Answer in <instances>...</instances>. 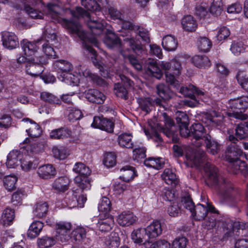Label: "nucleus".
<instances>
[{
    "instance_id": "2",
    "label": "nucleus",
    "mask_w": 248,
    "mask_h": 248,
    "mask_svg": "<svg viewBox=\"0 0 248 248\" xmlns=\"http://www.w3.org/2000/svg\"><path fill=\"white\" fill-rule=\"evenodd\" d=\"M206 182L210 185L218 186L219 193L226 199L235 203L239 200V192L233 188L228 180L219 177L218 169L209 162L203 166Z\"/></svg>"
},
{
    "instance_id": "40",
    "label": "nucleus",
    "mask_w": 248,
    "mask_h": 248,
    "mask_svg": "<svg viewBox=\"0 0 248 248\" xmlns=\"http://www.w3.org/2000/svg\"><path fill=\"white\" fill-rule=\"evenodd\" d=\"M31 63L27 68V73L32 76L38 77L43 72L44 68L41 64L42 63H36L31 62Z\"/></svg>"
},
{
    "instance_id": "20",
    "label": "nucleus",
    "mask_w": 248,
    "mask_h": 248,
    "mask_svg": "<svg viewBox=\"0 0 248 248\" xmlns=\"http://www.w3.org/2000/svg\"><path fill=\"white\" fill-rule=\"evenodd\" d=\"M37 173L40 178L48 179L56 175V170L52 165L47 164L39 167Z\"/></svg>"
},
{
    "instance_id": "19",
    "label": "nucleus",
    "mask_w": 248,
    "mask_h": 248,
    "mask_svg": "<svg viewBox=\"0 0 248 248\" xmlns=\"http://www.w3.org/2000/svg\"><path fill=\"white\" fill-rule=\"evenodd\" d=\"M70 180L66 176H61L56 178L52 185V188L58 192H64L69 188Z\"/></svg>"
},
{
    "instance_id": "45",
    "label": "nucleus",
    "mask_w": 248,
    "mask_h": 248,
    "mask_svg": "<svg viewBox=\"0 0 248 248\" xmlns=\"http://www.w3.org/2000/svg\"><path fill=\"white\" fill-rule=\"evenodd\" d=\"M104 42L108 47L110 48L116 45L119 44L120 43V40L115 33L110 31L108 32L105 35Z\"/></svg>"
},
{
    "instance_id": "53",
    "label": "nucleus",
    "mask_w": 248,
    "mask_h": 248,
    "mask_svg": "<svg viewBox=\"0 0 248 248\" xmlns=\"http://www.w3.org/2000/svg\"><path fill=\"white\" fill-rule=\"evenodd\" d=\"M222 0H214L210 7V12L216 16H219L222 11Z\"/></svg>"
},
{
    "instance_id": "17",
    "label": "nucleus",
    "mask_w": 248,
    "mask_h": 248,
    "mask_svg": "<svg viewBox=\"0 0 248 248\" xmlns=\"http://www.w3.org/2000/svg\"><path fill=\"white\" fill-rule=\"evenodd\" d=\"M191 136L196 140H208L210 135L206 133L205 129L201 124H194L191 127Z\"/></svg>"
},
{
    "instance_id": "23",
    "label": "nucleus",
    "mask_w": 248,
    "mask_h": 248,
    "mask_svg": "<svg viewBox=\"0 0 248 248\" xmlns=\"http://www.w3.org/2000/svg\"><path fill=\"white\" fill-rule=\"evenodd\" d=\"M22 155L18 150H13L7 155L6 166L9 168H15L18 165V163L21 160Z\"/></svg>"
},
{
    "instance_id": "55",
    "label": "nucleus",
    "mask_w": 248,
    "mask_h": 248,
    "mask_svg": "<svg viewBox=\"0 0 248 248\" xmlns=\"http://www.w3.org/2000/svg\"><path fill=\"white\" fill-rule=\"evenodd\" d=\"M236 78L242 88L248 92V76L244 72L240 71L238 73Z\"/></svg>"
},
{
    "instance_id": "31",
    "label": "nucleus",
    "mask_w": 248,
    "mask_h": 248,
    "mask_svg": "<svg viewBox=\"0 0 248 248\" xmlns=\"http://www.w3.org/2000/svg\"><path fill=\"white\" fill-rule=\"evenodd\" d=\"M15 211L11 208H7L3 212L0 219V223L4 226L11 225L15 218Z\"/></svg>"
},
{
    "instance_id": "60",
    "label": "nucleus",
    "mask_w": 248,
    "mask_h": 248,
    "mask_svg": "<svg viewBox=\"0 0 248 248\" xmlns=\"http://www.w3.org/2000/svg\"><path fill=\"white\" fill-rule=\"evenodd\" d=\"M86 234V230L82 227H77L71 233V237L75 240H80L85 237Z\"/></svg>"
},
{
    "instance_id": "13",
    "label": "nucleus",
    "mask_w": 248,
    "mask_h": 248,
    "mask_svg": "<svg viewBox=\"0 0 248 248\" xmlns=\"http://www.w3.org/2000/svg\"><path fill=\"white\" fill-rule=\"evenodd\" d=\"M71 224L69 222H62L57 224V239L62 242L67 241L70 238V231Z\"/></svg>"
},
{
    "instance_id": "4",
    "label": "nucleus",
    "mask_w": 248,
    "mask_h": 248,
    "mask_svg": "<svg viewBox=\"0 0 248 248\" xmlns=\"http://www.w3.org/2000/svg\"><path fill=\"white\" fill-rule=\"evenodd\" d=\"M159 122L151 126L152 135L151 138L156 142H161L162 139L157 130L163 132L167 137H172L175 132V127L173 120L166 113H162L159 116Z\"/></svg>"
},
{
    "instance_id": "32",
    "label": "nucleus",
    "mask_w": 248,
    "mask_h": 248,
    "mask_svg": "<svg viewBox=\"0 0 248 248\" xmlns=\"http://www.w3.org/2000/svg\"><path fill=\"white\" fill-rule=\"evenodd\" d=\"M71 134V131L68 128L61 127L52 130L49 133V137L52 139H63L69 137Z\"/></svg>"
},
{
    "instance_id": "46",
    "label": "nucleus",
    "mask_w": 248,
    "mask_h": 248,
    "mask_svg": "<svg viewBox=\"0 0 248 248\" xmlns=\"http://www.w3.org/2000/svg\"><path fill=\"white\" fill-rule=\"evenodd\" d=\"M17 178L14 175H10L5 176L3 179V185L4 187L9 191H12L15 189Z\"/></svg>"
},
{
    "instance_id": "29",
    "label": "nucleus",
    "mask_w": 248,
    "mask_h": 248,
    "mask_svg": "<svg viewBox=\"0 0 248 248\" xmlns=\"http://www.w3.org/2000/svg\"><path fill=\"white\" fill-rule=\"evenodd\" d=\"M181 23L184 30L189 32L194 31L198 26L196 20L190 15L185 16Z\"/></svg>"
},
{
    "instance_id": "48",
    "label": "nucleus",
    "mask_w": 248,
    "mask_h": 248,
    "mask_svg": "<svg viewBox=\"0 0 248 248\" xmlns=\"http://www.w3.org/2000/svg\"><path fill=\"white\" fill-rule=\"evenodd\" d=\"M124 45L126 46H129L133 51L139 55L142 51V46L136 43L133 38L126 37L124 40Z\"/></svg>"
},
{
    "instance_id": "52",
    "label": "nucleus",
    "mask_w": 248,
    "mask_h": 248,
    "mask_svg": "<svg viewBox=\"0 0 248 248\" xmlns=\"http://www.w3.org/2000/svg\"><path fill=\"white\" fill-rule=\"evenodd\" d=\"M26 131L29 136L32 138L38 137L42 133L40 126L35 122L31 124L30 128Z\"/></svg>"
},
{
    "instance_id": "10",
    "label": "nucleus",
    "mask_w": 248,
    "mask_h": 248,
    "mask_svg": "<svg viewBox=\"0 0 248 248\" xmlns=\"http://www.w3.org/2000/svg\"><path fill=\"white\" fill-rule=\"evenodd\" d=\"M205 154L201 149H197L194 153L186 154V163L187 166L200 167L202 166V161L205 159Z\"/></svg>"
},
{
    "instance_id": "3",
    "label": "nucleus",
    "mask_w": 248,
    "mask_h": 248,
    "mask_svg": "<svg viewBox=\"0 0 248 248\" xmlns=\"http://www.w3.org/2000/svg\"><path fill=\"white\" fill-rule=\"evenodd\" d=\"M53 67L58 73V78L62 81L68 84L77 85L79 83L80 78L84 77L87 78L95 79L96 76L91 73L89 70L84 72H78L77 75H75L70 71L73 66L71 63L65 60H59L53 63Z\"/></svg>"
},
{
    "instance_id": "49",
    "label": "nucleus",
    "mask_w": 248,
    "mask_h": 248,
    "mask_svg": "<svg viewBox=\"0 0 248 248\" xmlns=\"http://www.w3.org/2000/svg\"><path fill=\"white\" fill-rule=\"evenodd\" d=\"M197 45L199 49L202 52H208L212 46L211 41L207 37H200L197 42Z\"/></svg>"
},
{
    "instance_id": "43",
    "label": "nucleus",
    "mask_w": 248,
    "mask_h": 248,
    "mask_svg": "<svg viewBox=\"0 0 248 248\" xmlns=\"http://www.w3.org/2000/svg\"><path fill=\"white\" fill-rule=\"evenodd\" d=\"M211 213L208 214L207 217L202 222V226L208 230H211L214 228L217 224V217L218 216Z\"/></svg>"
},
{
    "instance_id": "42",
    "label": "nucleus",
    "mask_w": 248,
    "mask_h": 248,
    "mask_svg": "<svg viewBox=\"0 0 248 248\" xmlns=\"http://www.w3.org/2000/svg\"><path fill=\"white\" fill-rule=\"evenodd\" d=\"M164 160L162 158L149 157L144 161L145 166L155 169H160L164 164Z\"/></svg>"
},
{
    "instance_id": "33",
    "label": "nucleus",
    "mask_w": 248,
    "mask_h": 248,
    "mask_svg": "<svg viewBox=\"0 0 248 248\" xmlns=\"http://www.w3.org/2000/svg\"><path fill=\"white\" fill-rule=\"evenodd\" d=\"M162 180L168 185H176L178 182V178L175 173L170 169H166L161 174Z\"/></svg>"
},
{
    "instance_id": "47",
    "label": "nucleus",
    "mask_w": 248,
    "mask_h": 248,
    "mask_svg": "<svg viewBox=\"0 0 248 248\" xmlns=\"http://www.w3.org/2000/svg\"><path fill=\"white\" fill-rule=\"evenodd\" d=\"M236 136L240 139H244L248 137V122L239 124L235 129Z\"/></svg>"
},
{
    "instance_id": "14",
    "label": "nucleus",
    "mask_w": 248,
    "mask_h": 248,
    "mask_svg": "<svg viewBox=\"0 0 248 248\" xmlns=\"http://www.w3.org/2000/svg\"><path fill=\"white\" fill-rule=\"evenodd\" d=\"M208 212L217 213L215 207L212 205L208 204L207 208L201 204H198L192 213V216L195 219L198 220H203L207 215Z\"/></svg>"
},
{
    "instance_id": "37",
    "label": "nucleus",
    "mask_w": 248,
    "mask_h": 248,
    "mask_svg": "<svg viewBox=\"0 0 248 248\" xmlns=\"http://www.w3.org/2000/svg\"><path fill=\"white\" fill-rule=\"evenodd\" d=\"M120 244V238L118 233L112 232L107 237L105 244L108 248H117Z\"/></svg>"
},
{
    "instance_id": "61",
    "label": "nucleus",
    "mask_w": 248,
    "mask_h": 248,
    "mask_svg": "<svg viewBox=\"0 0 248 248\" xmlns=\"http://www.w3.org/2000/svg\"><path fill=\"white\" fill-rule=\"evenodd\" d=\"M25 11L32 18L42 19L43 18L44 14L42 12L30 6H26L25 7Z\"/></svg>"
},
{
    "instance_id": "16",
    "label": "nucleus",
    "mask_w": 248,
    "mask_h": 248,
    "mask_svg": "<svg viewBox=\"0 0 248 248\" xmlns=\"http://www.w3.org/2000/svg\"><path fill=\"white\" fill-rule=\"evenodd\" d=\"M146 72L150 76L160 79L163 76V73L158 66L155 60L149 59L145 63Z\"/></svg>"
},
{
    "instance_id": "26",
    "label": "nucleus",
    "mask_w": 248,
    "mask_h": 248,
    "mask_svg": "<svg viewBox=\"0 0 248 248\" xmlns=\"http://www.w3.org/2000/svg\"><path fill=\"white\" fill-rule=\"evenodd\" d=\"M133 136L130 133H123L120 134L117 139L118 144L122 148L132 149L134 143L132 141Z\"/></svg>"
},
{
    "instance_id": "27",
    "label": "nucleus",
    "mask_w": 248,
    "mask_h": 248,
    "mask_svg": "<svg viewBox=\"0 0 248 248\" xmlns=\"http://www.w3.org/2000/svg\"><path fill=\"white\" fill-rule=\"evenodd\" d=\"M89 175H78L74 179V182L80 189V193H82L83 190H88L91 187V180L88 177Z\"/></svg>"
},
{
    "instance_id": "22",
    "label": "nucleus",
    "mask_w": 248,
    "mask_h": 248,
    "mask_svg": "<svg viewBox=\"0 0 248 248\" xmlns=\"http://www.w3.org/2000/svg\"><path fill=\"white\" fill-rule=\"evenodd\" d=\"M159 65L163 70L165 71V73L168 71H175L176 75H179L181 73L182 68L181 63L176 59L172 60L170 62L162 61Z\"/></svg>"
},
{
    "instance_id": "21",
    "label": "nucleus",
    "mask_w": 248,
    "mask_h": 248,
    "mask_svg": "<svg viewBox=\"0 0 248 248\" xmlns=\"http://www.w3.org/2000/svg\"><path fill=\"white\" fill-rule=\"evenodd\" d=\"M146 235L149 238H154L159 236L162 232L160 221L154 220L146 228Z\"/></svg>"
},
{
    "instance_id": "25",
    "label": "nucleus",
    "mask_w": 248,
    "mask_h": 248,
    "mask_svg": "<svg viewBox=\"0 0 248 248\" xmlns=\"http://www.w3.org/2000/svg\"><path fill=\"white\" fill-rule=\"evenodd\" d=\"M86 98L91 102L102 104L105 100V95L95 89H90L86 93Z\"/></svg>"
},
{
    "instance_id": "7",
    "label": "nucleus",
    "mask_w": 248,
    "mask_h": 248,
    "mask_svg": "<svg viewBox=\"0 0 248 248\" xmlns=\"http://www.w3.org/2000/svg\"><path fill=\"white\" fill-rule=\"evenodd\" d=\"M71 13L75 17H87L88 18V26L92 33L95 35H100L107 27V24L104 20L92 19L90 14L81 7H77L75 10L71 11Z\"/></svg>"
},
{
    "instance_id": "41",
    "label": "nucleus",
    "mask_w": 248,
    "mask_h": 248,
    "mask_svg": "<svg viewBox=\"0 0 248 248\" xmlns=\"http://www.w3.org/2000/svg\"><path fill=\"white\" fill-rule=\"evenodd\" d=\"M230 167L232 168L234 173H237L239 171H243L246 169V164L244 161H242L236 158H231L230 160Z\"/></svg>"
},
{
    "instance_id": "34",
    "label": "nucleus",
    "mask_w": 248,
    "mask_h": 248,
    "mask_svg": "<svg viewBox=\"0 0 248 248\" xmlns=\"http://www.w3.org/2000/svg\"><path fill=\"white\" fill-rule=\"evenodd\" d=\"M130 49H123L121 53L125 60L127 59L130 63L137 70H141L142 66L139 60L133 55L130 54Z\"/></svg>"
},
{
    "instance_id": "39",
    "label": "nucleus",
    "mask_w": 248,
    "mask_h": 248,
    "mask_svg": "<svg viewBox=\"0 0 248 248\" xmlns=\"http://www.w3.org/2000/svg\"><path fill=\"white\" fill-rule=\"evenodd\" d=\"M114 225V219L112 217H109L100 220L97 226L101 232H107L110 230Z\"/></svg>"
},
{
    "instance_id": "57",
    "label": "nucleus",
    "mask_w": 248,
    "mask_h": 248,
    "mask_svg": "<svg viewBox=\"0 0 248 248\" xmlns=\"http://www.w3.org/2000/svg\"><path fill=\"white\" fill-rule=\"evenodd\" d=\"M157 94L164 100H168L170 98L168 88L164 84H159L156 86Z\"/></svg>"
},
{
    "instance_id": "8",
    "label": "nucleus",
    "mask_w": 248,
    "mask_h": 248,
    "mask_svg": "<svg viewBox=\"0 0 248 248\" xmlns=\"http://www.w3.org/2000/svg\"><path fill=\"white\" fill-rule=\"evenodd\" d=\"M228 107L233 111V112L228 113L230 116L242 120H246L248 116L242 113V112L245 111L248 107V97L231 99L228 102Z\"/></svg>"
},
{
    "instance_id": "35",
    "label": "nucleus",
    "mask_w": 248,
    "mask_h": 248,
    "mask_svg": "<svg viewBox=\"0 0 248 248\" xmlns=\"http://www.w3.org/2000/svg\"><path fill=\"white\" fill-rule=\"evenodd\" d=\"M44 227L43 223L41 221H34L30 226L28 231V236L31 238L37 237L40 233Z\"/></svg>"
},
{
    "instance_id": "12",
    "label": "nucleus",
    "mask_w": 248,
    "mask_h": 248,
    "mask_svg": "<svg viewBox=\"0 0 248 248\" xmlns=\"http://www.w3.org/2000/svg\"><path fill=\"white\" fill-rule=\"evenodd\" d=\"M114 123L106 118L100 117H94L92 124V126L94 128H99L108 133L113 132Z\"/></svg>"
},
{
    "instance_id": "28",
    "label": "nucleus",
    "mask_w": 248,
    "mask_h": 248,
    "mask_svg": "<svg viewBox=\"0 0 248 248\" xmlns=\"http://www.w3.org/2000/svg\"><path fill=\"white\" fill-rule=\"evenodd\" d=\"M192 62L197 67L207 69L211 65L209 58L206 55H196L191 59Z\"/></svg>"
},
{
    "instance_id": "9",
    "label": "nucleus",
    "mask_w": 248,
    "mask_h": 248,
    "mask_svg": "<svg viewBox=\"0 0 248 248\" xmlns=\"http://www.w3.org/2000/svg\"><path fill=\"white\" fill-rule=\"evenodd\" d=\"M180 92L184 96H187L189 99H185L184 103L185 105L190 107H196L198 104V101L196 99V95L197 97L202 99L203 101H205L201 96L204 95V92L197 88L195 86L190 85L188 87H182Z\"/></svg>"
},
{
    "instance_id": "44",
    "label": "nucleus",
    "mask_w": 248,
    "mask_h": 248,
    "mask_svg": "<svg viewBox=\"0 0 248 248\" xmlns=\"http://www.w3.org/2000/svg\"><path fill=\"white\" fill-rule=\"evenodd\" d=\"M40 97L42 100L51 104L58 105L61 104V100L59 97L48 92H44L40 94Z\"/></svg>"
},
{
    "instance_id": "36",
    "label": "nucleus",
    "mask_w": 248,
    "mask_h": 248,
    "mask_svg": "<svg viewBox=\"0 0 248 248\" xmlns=\"http://www.w3.org/2000/svg\"><path fill=\"white\" fill-rule=\"evenodd\" d=\"M122 175L121 179L125 182H129L132 180L136 175L135 168L130 166H125L121 169Z\"/></svg>"
},
{
    "instance_id": "64",
    "label": "nucleus",
    "mask_w": 248,
    "mask_h": 248,
    "mask_svg": "<svg viewBox=\"0 0 248 248\" xmlns=\"http://www.w3.org/2000/svg\"><path fill=\"white\" fill-rule=\"evenodd\" d=\"M52 153L54 156L59 159H64L67 156L66 150L62 147H53L52 148Z\"/></svg>"
},
{
    "instance_id": "24",
    "label": "nucleus",
    "mask_w": 248,
    "mask_h": 248,
    "mask_svg": "<svg viewBox=\"0 0 248 248\" xmlns=\"http://www.w3.org/2000/svg\"><path fill=\"white\" fill-rule=\"evenodd\" d=\"M146 235V232L145 229L140 228L135 230L131 233V238L134 243L141 244L144 240V245L146 248H148V245L150 244V242L146 241L145 236Z\"/></svg>"
},
{
    "instance_id": "51",
    "label": "nucleus",
    "mask_w": 248,
    "mask_h": 248,
    "mask_svg": "<svg viewBox=\"0 0 248 248\" xmlns=\"http://www.w3.org/2000/svg\"><path fill=\"white\" fill-rule=\"evenodd\" d=\"M81 3L89 11H99L100 10V7L95 0H81Z\"/></svg>"
},
{
    "instance_id": "38",
    "label": "nucleus",
    "mask_w": 248,
    "mask_h": 248,
    "mask_svg": "<svg viewBox=\"0 0 248 248\" xmlns=\"http://www.w3.org/2000/svg\"><path fill=\"white\" fill-rule=\"evenodd\" d=\"M48 206L46 202L37 203L33 210L34 215L41 218L45 217L48 211Z\"/></svg>"
},
{
    "instance_id": "58",
    "label": "nucleus",
    "mask_w": 248,
    "mask_h": 248,
    "mask_svg": "<svg viewBox=\"0 0 248 248\" xmlns=\"http://www.w3.org/2000/svg\"><path fill=\"white\" fill-rule=\"evenodd\" d=\"M157 94L164 100H168L170 98L168 88L164 84H159L156 86Z\"/></svg>"
},
{
    "instance_id": "11",
    "label": "nucleus",
    "mask_w": 248,
    "mask_h": 248,
    "mask_svg": "<svg viewBox=\"0 0 248 248\" xmlns=\"http://www.w3.org/2000/svg\"><path fill=\"white\" fill-rule=\"evenodd\" d=\"M72 198H68L66 200V203L70 208L78 206L83 207L87 200L86 195L83 193H80V190L78 189L72 190Z\"/></svg>"
},
{
    "instance_id": "1",
    "label": "nucleus",
    "mask_w": 248,
    "mask_h": 248,
    "mask_svg": "<svg viewBox=\"0 0 248 248\" xmlns=\"http://www.w3.org/2000/svg\"><path fill=\"white\" fill-rule=\"evenodd\" d=\"M48 15L54 21L61 22L62 26L67 29L72 34H77L82 41V45L92 55L91 59L95 66L97 67L101 72H103L104 67L102 63L97 59V55L96 51L88 44L91 43L95 46L99 47V43L95 37H89V34L84 32L80 24L78 22L68 20L61 18L58 12L59 7L57 4L49 3L47 4Z\"/></svg>"
},
{
    "instance_id": "15",
    "label": "nucleus",
    "mask_w": 248,
    "mask_h": 248,
    "mask_svg": "<svg viewBox=\"0 0 248 248\" xmlns=\"http://www.w3.org/2000/svg\"><path fill=\"white\" fill-rule=\"evenodd\" d=\"M2 41L3 46L6 48L13 49L19 45L17 37L14 33L5 31L2 34Z\"/></svg>"
},
{
    "instance_id": "18",
    "label": "nucleus",
    "mask_w": 248,
    "mask_h": 248,
    "mask_svg": "<svg viewBox=\"0 0 248 248\" xmlns=\"http://www.w3.org/2000/svg\"><path fill=\"white\" fill-rule=\"evenodd\" d=\"M138 220L137 217L130 211H124L118 215V223L122 226H128L133 224Z\"/></svg>"
},
{
    "instance_id": "54",
    "label": "nucleus",
    "mask_w": 248,
    "mask_h": 248,
    "mask_svg": "<svg viewBox=\"0 0 248 248\" xmlns=\"http://www.w3.org/2000/svg\"><path fill=\"white\" fill-rule=\"evenodd\" d=\"M204 141L206 144L207 150L209 153L212 155L217 154L219 150V145L217 142L211 140L210 136L208 140H205Z\"/></svg>"
},
{
    "instance_id": "5",
    "label": "nucleus",
    "mask_w": 248,
    "mask_h": 248,
    "mask_svg": "<svg viewBox=\"0 0 248 248\" xmlns=\"http://www.w3.org/2000/svg\"><path fill=\"white\" fill-rule=\"evenodd\" d=\"M21 46L26 57L19 56L17 61L18 63H23L26 62H34L36 63H46V58L40 56L37 52V46L33 42H30L27 39H24L21 42Z\"/></svg>"
},
{
    "instance_id": "30",
    "label": "nucleus",
    "mask_w": 248,
    "mask_h": 248,
    "mask_svg": "<svg viewBox=\"0 0 248 248\" xmlns=\"http://www.w3.org/2000/svg\"><path fill=\"white\" fill-rule=\"evenodd\" d=\"M178 42L174 36L168 35L165 36L162 40V45L166 50L174 51L177 47Z\"/></svg>"
},
{
    "instance_id": "50",
    "label": "nucleus",
    "mask_w": 248,
    "mask_h": 248,
    "mask_svg": "<svg viewBox=\"0 0 248 248\" xmlns=\"http://www.w3.org/2000/svg\"><path fill=\"white\" fill-rule=\"evenodd\" d=\"M73 170L78 174V175L86 176L89 175L91 173L89 168L82 163H77L74 166Z\"/></svg>"
},
{
    "instance_id": "59",
    "label": "nucleus",
    "mask_w": 248,
    "mask_h": 248,
    "mask_svg": "<svg viewBox=\"0 0 248 248\" xmlns=\"http://www.w3.org/2000/svg\"><path fill=\"white\" fill-rule=\"evenodd\" d=\"M98 211L101 212L107 213L111 209V203L110 200L107 197L102 198L98 205Z\"/></svg>"
},
{
    "instance_id": "63",
    "label": "nucleus",
    "mask_w": 248,
    "mask_h": 248,
    "mask_svg": "<svg viewBox=\"0 0 248 248\" xmlns=\"http://www.w3.org/2000/svg\"><path fill=\"white\" fill-rule=\"evenodd\" d=\"M55 244V240L52 237H44L38 240L40 248H47Z\"/></svg>"
},
{
    "instance_id": "62",
    "label": "nucleus",
    "mask_w": 248,
    "mask_h": 248,
    "mask_svg": "<svg viewBox=\"0 0 248 248\" xmlns=\"http://www.w3.org/2000/svg\"><path fill=\"white\" fill-rule=\"evenodd\" d=\"M138 102L141 109L147 113L150 110L152 107V102L149 98H140L138 99Z\"/></svg>"
},
{
    "instance_id": "56",
    "label": "nucleus",
    "mask_w": 248,
    "mask_h": 248,
    "mask_svg": "<svg viewBox=\"0 0 248 248\" xmlns=\"http://www.w3.org/2000/svg\"><path fill=\"white\" fill-rule=\"evenodd\" d=\"M116 162V155L113 153H108L105 155L103 163L108 168L113 167Z\"/></svg>"
},
{
    "instance_id": "6",
    "label": "nucleus",
    "mask_w": 248,
    "mask_h": 248,
    "mask_svg": "<svg viewBox=\"0 0 248 248\" xmlns=\"http://www.w3.org/2000/svg\"><path fill=\"white\" fill-rule=\"evenodd\" d=\"M56 39V35L55 31L52 29L50 30L48 26H46L42 37L35 42H32L36 45L37 50L38 46L41 45L44 54L48 57L54 59L56 57V54L52 46V43L55 41ZM37 52H38L37 51Z\"/></svg>"
}]
</instances>
